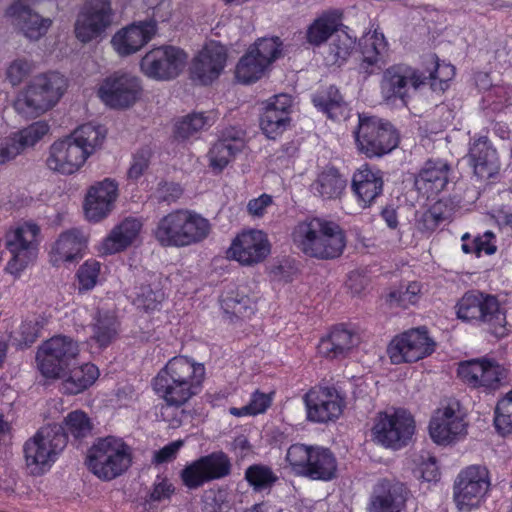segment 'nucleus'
<instances>
[{
    "instance_id": "f257e3e1",
    "label": "nucleus",
    "mask_w": 512,
    "mask_h": 512,
    "mask_svg": "<svg viewBox=\"0 0 512 512\" xmlns=\"http://www.w3.org/2000/svg\"><path fill=\"white\" fill-rule=\"evenodd\" d=\"M105 136L106 131L100 125L86 123L79 126L69 136L50 146L47 167L62 175L77 172L87 158L101 146Z\"/></svg>"
},
{
    "instance_id": "f03ea898",
    "label": "nucleus",
    "mask_w": 512,
    "mask_h": 512,
    "mask_svg": "<svg viewBox=\"0 0 512 512\" xmlns=\"http://www.w3.org/2000/svg\"><path fill=\"white\" fill-rule=\"evenodd\" d=\"M205 367L185 356L173 357L154 379V390L168 405L182 406L199 393Z\"/></svg>"
},
{
    "instance_id": "7ed1b4c3",
    "label": "nucleus",
    "mask_w": 512,
    "mask_h": 512,
    "mask_svg": "<svg viewBox=\"0 0 512 512\" xmlns=\"http://www.w3.org/2000/svg\"><path fill=\"white\" fill-rule=\"evenodd\" d=\"M292 239L306 256L321 260L338 258L346 246L343 229L337 223L319 217L299 222L292 231Z\"/></svg>"
},
{
    "instance_id": "20e7f679",
    "label": "nucleus",
    "mask_w": 512,
    "mask_h": 512,
    "mask_svg": "<svg viewBox=\"0 0 512 512\" xmlns=\"http://www.w3.org/2000/svg\"><path fill=\"white\" fill-rule=\"evenodd\" d=\"M210 223L199 213L179 209L163 216L153 235L164 248H184L205 240L210 233Z\"/></svg>"
},
{
    "instance_id": "39448f33",
    "label": "nucleus",
    "mask_w": 512,
    "mask_h": 512,
    "mask_svg": "<svg viewBox=\"0 0 512 512\" xmlns=\"http://www.w3.org/2000/svg\"><path fill=\"white\" fill-rule=\"evenodd\" d=\"M86 464L99 479L110 481L122 475L132 464V450L121 438H99L88 450Z\"/></svg>"
},
{
    "instance_id": "423d86ee",
    "label": "nucleus",
    "mask_w": 512,
    "mask_h": 512,
    "mask_svg": "<svg viewBox=\"0 0 512 512\" xmlns=\"http://www.w3.org/2000/svg\"><path fill=\"white\" fill-rule=\"evenodd\" d=\"M66 88L67 81L58 72L38 75L18 95L14 108L25 117H36L54 106Z\"/></svg>"
},
{
    "instance_id": "0eeeda50",
    "label": "nucleus",
    "mask_w": 512,
    "mask_h": 512,
    "mask_svg": "<svg viewBox=\"0 0 512 512\" xmlns=\"http://www.w3.org/2000/svg\"><path fill=\"white\" fill-rule=\"evenodd\" d=\"M457 317L466 322H476L487 326L497 337L507 333L506 316L496 297L479 291L465 293L456 305Z\"/></svg>"
},
{
    "instance_id": "6e6552de",
    "label": "nucleus",
    "mask_w": 512,
    "mask_h": 512,
    "mask_svg": "<svg viewBox=\"0 0 512 512\" xmlns=\"http://www.w3.org/2000/svg\"><path fill=\"white\" fill-rule=\"evenodd\" d=\"M286 460L297 475L312 480L329 481L336 476L337 461L327 448L293 444L287 451Z\"/></svg>"
},
{
    "instance_id": "1a4fd4ad",
    "label": "nucleus",
    "mask_w": 512,
    "mask_h": 512,
    "mask_svg": "<svg viewBox=\"0 0 512 512\" xmlns=\"http://www.w3.org/2000/svg\"><path fill=\"white\" fill-rule=\"evenodd\" d=\"M353 134L359 152L369 158L388 154L399 143V135L394 126L373 116L359 115L358 126Z\"/></svg>"
},
{
    "instance_id": "9d476101",
    "label": "nucleus",
    "mask_w": 512,
    "mask_h": 512,
    "mask_svg": "<svg viewBox=\"0 0 512 512\" xmlns=\"http://www.w3.org/2000/svg\"><path fill=\"white\" fill-rule=\"evenodd\" d=\"M67 445V435L61 424L42 427L24 444L23 451L27 466H34L32 472L40 473L50 467Z\"/></svg>"
},
{
    "instance_id": "9b49d317",
    "label": "nucleus",
    "mask_w": 512,
    "mask_h": 512,
    "mask_svg": "<svg viewBox=\"0 0 512 512\" xmlns=\"http://www.w3.org/2000/svg\"><path fill=\"white\" fill-rule=\"evenodd\" d=\"M78 353V344L72 338L54 336L45 341L37 352L39 370L46 378L63 376L75 364Z\"/></svg>"
},
{
    "instance_id": "f8f14e48",
    "label": "nucleus",
    "mask_w": 512,
    "mask_h": 512,
    "mask_svg": "<svg viewBox=\"0 0 512 512\" xmlns=\"http://www.w3.org/2000/svg\"><path fill=\"white\" fill-rule=\"evenodd\" d=\"M415 431L412 415L405 410L377 414L372 427L373 439L384 447L400 449L407 445Z\"/></svg>"
},
{
    "instance_id": "ddd939ff",
    "label": "nucleus",
    "mask_w": 512,
    "mask_h": 512,
    "mask_svg": "<svg viewBox=\"0 0 512 512\" xmlns=\"http://www.w3.org/2000/svg\"><path fill=\"white\" fill-rule=\"evenodd\" d=\"M39 233L38 225L26 222L6 234V248L11 253L6 270L10 274L19 276L36 259Z\"/></svg>"
},
{
    "instance_id": "4468645a",
    "label": "nucleus",
    "mask_w": 512,
    "mask_h": 512,
    "mask_svg": "<svg viewBox=\"0 0 512 512\" xmlns=\"http://www.w3.org/2000/svg\"><path fill=\"white\" fill-rule=\"evenodd\" d=\"M187 61L186 53L178 47L164 45L153 48L142 58V72L155 80H172L184 69Z\"/></svg>"
},
{
    "instance_id": "2eb2a0df",
    "label": "nucleus",
    "mask_w": 512,
    "mask_h": 512,
    "mask_svg": "<svg viewBox=\"0 0 512 512\" xmlns=\"http://www.w3.org/2000/svg\"><path fill=\"white\" fill-rule=\"evenodd\" d=\"M112 22L110 0H87L77 16L75 35L82 43H88L101 37Z\"/></svg>"
},
{
    "instance_id": "dca6fc26",
    "label": "nucleus",
    "mask_w": 512,
    "mask_h": 512,
    "mask_svg": "<svg viewBox=\"0 0 512 512\" xmlns=\"http://www.w3.org/2000/svg\"><path fill=\"white\" fill-rule=\"evenodd\" d=\"M490 487L488 470L469 466L462 470L453 486V498L459 510L477 507Z\"/></svg>"
},
{
    "instance_id": "f3484780",
    "label": "nucleus",
    "mask_w": 512,
    "mask_h": 512,
    "mask_svg": "<svg viewBox=\"0 0 512 512\" xmlns=\"http://www.w3.org/2000/svg\"><path fill=\"white\" fill-rule=\"evenodd\" d=\"M435 343L428 336L426 328L404 332L392 340L388 354L393 364L416 362L434 351Z\"/></svg>"
},
{
    "instance_id": "a211bd4d",
    "label": "nucleus",
    "mask_w": 512,
    "mask_h": 512,
    "mask_svg": "<svg viewBox=\"0 0 512 512\" xmlns=\"http://www.w3.org/2000/svg\"><path fill=\"white\" fill-rule=\"evenodd\" d=\"M141 89L138 77L130 73L115 72L103 81L98 94L111 108H127L139 98Z\"/></svg>"
},
{
    "instance_id": "6ab92c4d",
    "label": "nucleus",
    "mask_w": 512,
    "mask_h": 512,
    "mask_svg": "<svg viewBox=\"0 0 512 512\" xmlns=\"http://www.w3.org/2000/svg\"><path fill=\"white\" fill-rule=\"evenodd\" d=\"M270 251L267 235L261 230L250 229L239 233L226 252L241 265L253 266L263 262Z\"/></svg>"
},
{
    "instance_id": "aec40b11",
    "label": "nucleus",
    "mask_w": 512,
    "mask_h": 512,
    "mask_svg": "<svg viewBox=\"0 0 512 512\" xmlns=\"http://www.w3.org/2000/svg\"><path fill=\"white\" fill-rule=\"evenodd\" d=\"M307 419L326 423L337 419L343 411L344 401L333 387H313L304 396Z\"/></svg>"
},
{
    "instance_id": "412c9836",
    "label": "nucleus",
    "mask_w": 512,
    "mask_h": 512,
    "mask_svg": "<svg viewBox=\"0 0 512 512\" xmlns=\"http://www.w3.org/2000/svg\"><path fill=\"white\" fill-rule=\"evenodd\" d=\"M224 477V452L218 451L201 456L188 463L180 472L183 485L196 490L204 484Z\"/></svg>"
},
{
    "instance_id": "4be33fe9",
    "label": "nucleus",
    "mask_w": 512,
    "mask_h": 512,
    "mask_svg": "<svg viewBox=\"0 0 512 512\" xmlns=\"http://www.w3.org/2000/svg\"><path fill=\"white\" fill-rule=\"evenodd\" d=\"M430 436L438 444H448L466 432V423L457 401L439 408L429 424Z\"/></svg>"
},
{
    "instance_id": "5701e85b",
    "label": "nucleus",
    "mask_w": 512,
    "mask_h": 512,
    "mask_svg": "<svg viewBox=\"0 0 512 512\" xmlns=\"http://www.w3.org/2000/svg\"><path fill=\"white\" fill-rule=\"evenodd\" d=\"M459 377L474 388L496 389L506 378V372L499 364L485 359L463 362L458 368Z\"/></svg>"
},
{
    "instance_id": "b1692460",
    "label": "nucleus",
    "mask_w": 512,
    "mask_h": 512,
    "mask_svg": "<svg viewBox=\"0 0 512 512\" xmlns=\"http://www.w3.org/2000/svg\"><path fill=\"white\" fill-rule=\"evenodd\" d=\"M292 97L278 94L268 99L260 116V128L269 139L281 135L290 124Z\"/></svg>"
},
{
    "instance_id": "393cba45",
    "label": "nucleus",
    "mask_w": 512,
    "mask_h": 512,
    "mask_svg": "<svg viewBox=\"0 0 512 512\" xmlns=\"http://www.w3.org/2000/svg\"><path fill=\"white\" fill-rule=\"evenodd\" d=\"M224 66V45L218 40H209L194 58L191 78L202 85H208L218 78Z\"/></svg>"
},
{
    "instance_id": "a878e982",
    "label": "nucleus",
    "mask_w": 512,
    "mask_h": 512,
    "mask_svg": "<svg viewBox=\"0 0 512 512\" xmlns=\"http://www.w3.org/2000/svg\"><path fill=\"white\" fill-rule=\"evenodd\" d=\"M409 84L417 89L424 84V79L408 65H393L383 73L381 94L387 101L393 98L404 100Z\"/></svg>"
},
{
    "instance_id": "bb28decb",
    "label": "nucleus",
    "mask_w": 512,
    "mask_h": 512,
    "mask_svg": "<svg viewBox=\"0 0 512 512\" xmlns=\"http://www.w3.org/2000/svg\"><path fill=\"white\" fill-rule=\"evenodd\" d=\"M406 496L407 490L402 483L379 480L371 492L367 512H401Z\"/></svg>"
},
{
    "instance_id": "cd10ccee",
    "label": "nucleus",
    "mask_w": 512,
    "mask_h": 512,
    "mask_svg": "<svg viewBox=\"0 0 512 512\" xmlns=\"http://www.w3.org/2000/svg\"><path fill=\"white\" fill-rule=\"evenodd\" d=\"M156 31V21H140L118 31L111 42L118 54L128 56L148 43L154 37Z\"/></svg>"
},
{
    "instance_id": "c85d7f7f",
    "label": "nucleus",
    "mask_w": 512,
    "mask_h": 512,
    "mask_svg": "<svg viewBox=\"0 0 512 512\" xmlns=\"http://www.w3.org/2000/svg\"><path fill=\"white\" fill-rule=\"evenodd\" d=\"M49 131L45 121H37L4 138L0 143V165L14 159L28 147L34 146Z\"/></svg>"
},
{
    "instance_id": "c756f323",
    "label": "nucleus",
    "mask_w": 512,
    "mask_h": 512,
    "mask_svg": "<svg viewBox=\"0 0 512 512\" xmlns=\"http://www.w3.org/2000/svg\"><path fill=\"white\" fill-rule=\"evenodd\" d=\"M117 191V184L110 179H105L93 185L85 199L86 217L95 222L105 218L114 207L118 195Z\"/></svg>"
},
{
    "instance_id": "7c9ffc66",
    "label": "nucleus",
    "mask_w": 512,
    "mask_h": 512,
    "mask_svg": "<svg viewBox=\"0 0 512 512\" xmlns=\"http://www.w3.org/2000/svg\"><path fill=\"white\" fill-rule=\"evenodd\" d=\"M468 158L474 174L480 179H490L499 172L497 151L486 136H480L470 142Z\"/></svg>"
},
{
    "instance_id": "2f4dec72",
    "label": "nucleus",
    "mask_w": 512,
    "mask_h": 512,
    "mask_svg": "<svg viewBox=\"0 0 512 512\" xmlns=\"http://www.w3.org/2000/svg\"><path fill=\"white\" fill-rule=\"evenodd\" d=\"M29 2L30 0H17L7 9V15L14 19L15 24L21 29L25 37L38 40L46 34L51 25V20L33 12Z\"/></svg>"
},
{
    "instance_id": "473e14b6",
    "label": "nucleus",
    "mask_w": 512,
    "mask_h": 512,
    "mask_svg": "<svg viewBox=\"0 0 512 512\" xmlns=\"http://www.w3.org/2000/svg\"><path fill=\"white\" fill-rule=\"evenodd\" d=\"M87 246V238L82 230L72 228L62 232L51 249V263L59 266L62 263L78 261L83 257Z\"/></svg>"
},
{
    "instance_id": "72a5a7b5",
    "label": "nucleus",
    "mask_w": 512,
    "mask_h": 512,
    "mask_svg": "<svg viewBox=\"0 0 512 512\" xmlns=\"http://www.w3.org/2000/svg\"><path fill=\"white\" fill-rule=\"evenodd\" d=\"M359 342L358 334L342 325L336 326L327 337L321 339L318 352L330 359L345 357Z\"/></svg>"
},
{
    "instance_id": "f704fd0d",
    "label": "nucleus",
    "mask_w": 512,
    "mask_h": 512,
    "mask_svg": "<svg viewBox=\"0 0 512 512\" xmlns=\"http://www.w3.org/2000/svg\"><path fill=\"white\" fill-rule=\"evenodd\" d=\"M450 166L441 160H429L415 179V186L430 197L441 192L449 181Z\"/></svg>"
},
{
    "instance_id": "c9c22d12",
    "label": "nucleus",
    "mask_w": 512,
    "mask_h": 512,
    "mask_svg": "<svg viewBox=\"0 0 512 512\" xmlns=\"http://www.w3.org/2000/svg\"><path fill=\"white\" fill-rule=\"evenodd\" d=\"M352 189L363 203V207L369 206L382 193V172L363 166L353 175Z\"/></svg>"
},
{
    "instance_id": "e433bc0d",
    "label": "nucleus",
    "mask_w": 512,
    "mask_h": 512,
    "mask_svg": "<svg viewBox=\"0 0 512 512\" xmlns=\"http://www.w3.org/2000/svg\"><path fill=\"white\" fill-rule=\"evenodd\" d=\"M342 26V12L339 10L323 12L307 27L306 41L314 47H319L338 33Z\"/></svg>"
},
{
    "instance_id": "4c0bfd02",
    "label": "nucleus",
    "mask_w": 512,
    "mask_h": 512,
    "mask_svg": "<svg viewBox=\"0 0 512 512\" xmlns=\"http://www.w3.org/2000/svg\"><path fill=\"white\" fill-rule=\"evenodd\" d=\"M63 376H57L56 379H62L61 390L65 394L76 395L83 392L91 386L99 376L98 368L91 363L83 365L75 364L67 369Z\"/></svg>"
},
{
    "instance_id": "58836bf2",
    "label": "nucleus",
    "mask_w": 512,
    "mask_h": 512,
    "mask_svg": "<svg viewBox=\"0 0 512 512\" xmlns=\"http://www.w3.org/2000/svg\"><path fill=\"white\" fill-rule=\"evenodd\" d=\"M141 226V222L137 219H125L103 241V252L114 254L126 249L138 236Z\"/></svg>"
},
{
    "instance_id": "ea45409f",
    "label": "nucleus",
    "mask_w": 512,
    "mask_h": 512,
    "mask_svg": "<svg viewBox=\"0 0 512 512\" xmlns=\"http://www.w3.org/2000/svg\"><path fill=\"white\" fill-rule=\"evenodd\" d=\"M347 185V180L334 167H327L320 172L311 184V191L314 195L324 199L332 200L339 198Z\"/></svg>"
},
{
    "instance_id": "a19ab883",
    "label": "nucleus",
    "mask_w": 512,
    "mask_h": 512,
    "mask_svg": "<svg viewBox=\"0 0 512 512\" xmlns=\"http://www.w3.org/2000/svg\"><path fill=\"white\" fill-rule=\"evenodd\" d=\"M312 102L316 108L332 120L345 119L349 114L348 104L335 86H330L315 94Z\"/></svg>"
},
{
    "instance_id": "79ce46f5",
    "label": "nucleus",
    "mask_w": 512,
    "mask_h": 512,
    "mask_svg": "<svg viewBox=\"0 0 512 512\" xmlns=\"http://www.w3.org/2000/svg\"><path fill=\"white\" fill-rule=\"evenodd\" d=\"M92 338L101 348L109 346L118 333V321L115 314L108 310H98L93 317Z\"/></svg>"
},
{
    "instance_id": "37998d69",
    "label": "nucleus",
    "mask_w": 512,
    "mask_h": 512,
    "mask_svg": "<svg viewBox=\"0 0 512 512\" xmlns=\"http://www.w3.org/2000/svg\"><path fill=\"white\" fill-rule=\"evenodd\" d=\"M355 47V38L346 31L339 30L336 33L324 54V61L327 66H341L350 57Z\"/></svg>"
},
{
    "instance_id": "c03bdc74",
    "label": "nucleus",
    "mask_w": 512,
    "mask_h": 512,
    "mask_svg": "<svg viewBox=\"0 0 512 512\" xmlns=\"http://www.w3.org/2000/svg\"><path fill=\"white\" fill-rule=\"evenodd\" d=\"M267 68L255 56L254 51L249 50L240 58L235 69V78L242 84H250L262 78Z\"/></svg>"
},
{
    "instance_id": "a18cd8bd",
    "label": "nucleus",
    "mask_w": 512,
    "mask_h": 512,
    "mask_svg": "<svg viewBox=\"0 0 512 512\" xmlns=\"http://www.w3.org/2000/svg\"><path fill=\"white\" fill-rule=\"evenodd\" d=\"M245 479L255 492H262L270 490L279 477L271 467L264 464H253L246 469Z\"/></svg>"
},
{
    "instance_id": "49530a36",
    "label": "nucleus",
    "mask_w": 512,
    "mask_h": 512,
    "mask_svg": "<svg viewBox=\"0 0 512 512\" xmlns=\"http://www.w3.org/2000/svg\"><path fill=\"white\" fill-rule=\"evenodd\" d=\"M211 126V119L203 113H191L182 117L175 124L174 134L177 139L186 140L195 137L200 131Z\"/></svg>"
},
{
    "instance_id": "de8ad7c7",
    "label": "nucleus",
    "mask_w": 512,
    "mask_h": 512,
    "mask_svg": "<svg viewBox=\"0 0 512 512\" xmlns=\"http://www.w3.org/2000/svg\"><path fill=\"white\" fill-rule=\"evenodd\" d=\"M61 425L67 438L70 435L75 441H81L92 433L90 418L83 411L76 410L68 413Z\"/></svg>"
},
{
    "instance_id": "09e8293b",
    "label": "nucleus",
    "mask_w": 512,
    "mask_h": 512,
    "mask_svg": "<svg viewBox=\"0 0 512 512\" xmlns=\"http://www.w3.org/2000/svg\"><path fill=\"white\" fill-rule=\"evenodd\" d=\"M133 304L140 310L152 312L159 309L165 294L160 288H152L150 285H141L135 288Z\"/></svg>"
},
{
    "instance_id": "8fccbe9b",
    "label": "nucleus",
    "mask_w": 512,
    "mask_h": 512,
    "mask_svg": "<svg viewBox=\"0 0 512 512\" xmlns=\"http://www.w3.org/2000/svg\"><path fill=\"white\" fill-rule=\"evenodd\" d=\"M470 235L465 233L462 236V251L466 254L474 253L480 256L482 252L492 255L496 252L495 235L491 231H486L481 236H476L471 242H468Z\"/></svg>"
},
{
    "instance_id": "3c124183",
    "label": "nucleus",
    "mask_w": 512,
    "mask_h": 512,
    "mask_svg": "<svg viewBox=\"0 0 512 512\" xmlns=\"http://www.w3.org/2000/svg\"><path fill=\"white\" fill-rule=\"evenodd\" d=\"M282 42L278 37L259 39L250 51L267 67L281 55Z\"/></svg>"
},
{
    "instance_id": "603ef678",
    "label": "nucleus",
    "mask_w": 512,
    "mask_h": 512,
    "mask_svg": "<svg viewBox=\"0 0 512 512\" xmlns=\"http://www.w3.org/2000/svg\"><path fill=\"white\" fill-rule=\"evenodd\" d=\"M494 424L498 431L512 432V390L500 399L495 408Z\"/></svg>"
},
{
    "instance_id": "864d4df0",
    "label": "nucleus",
    "mask_w": 512,
    "mask_h": 512,
    "mask_svg": "<svg viewBox=\"0 0 512 512\" xmlns=\"http://www.w3.org/2000/svg\"><path fill=\"white\" fill-rule=\"evenodd\" d=\"M455 75L454 66L435 61V69L430 72L428 77H422L424 82L429 80L430 86L434 91H445L450 81Z\"/></svg>"
},
{
    "instance_id": "5fc2aeb1",
    "label": "nucleus",
    "mask_w": 512,
    "mask_h": 512,
    "mask_svg": "<svg viewBox=\"0 0 512 512\" xmlns=\"http://www.w3.org/2000/svg\"><path fill=\"white\" fill-rule=\"evenodd\" d=\"M100 272V264L96 260H88L80 266L77 272L81 290L92 289L97 282Z\"/></svg>"
},
{
    "instance_id": "6e6d98bb",
    "label": "nucleus",
    "mask_w": 512,
    "mask_h": 512,
    "mask_svg": "<svg viewBox=\"0 0 512 512\" xmlns=\"http://www.w3.org/2000/svg\"><path fill=\"white\" fill-rule=\"evenodd\" d=\"M183 189L178 183L161 181L154 191V198L158 203L172 204L182 195Z\"/></svg>"
},
{
    "instance_id": "4d7b16f0",
    "label": "nucleus",
    "mask_w": 512,
    "mask_h": 512,
    "mask_svg": "<svg viewBox=\"0 0 512 512\" xmlns=\"http://www.w3.org/2000/svg\"><path fill=\"white\" fill-rule=\"evenodd\" d=\"M421 291L420 284L417 282L409 283L405 289L392 291L389 294L391 301L397 302L400 306L406 307L409 304H415Z\"/></svg>"
},
{
    "instance_id": "13d9d810",
    "label": "nucleus",
    "mask_w": 512,
    "mask_h": 512,
    "mask_svg": "<svg viewBox=\"0 0 512 512\" xmlns=\"http://www.w3.org/2000/svg\"><path fill=\"white\" fill-rule=\"evenodd\" d=\"M245 147V132L239 128L226 129V152L230 156L240 153Z\"/></svg>"
},
{
    "instance_id": "bf43d9fd",
    "label": "nucleus",
    "mask_w": 512,
    "mask_h": 512,
    "mask_svg": "<svg viewBox=\"0 0 512 512\" xmlns=\"http://www.w3.org/2000/svg\"><path fill=\"white\" fill-rule=\"evenodd\" d=\"M32 65L24 59H17L7 69V78L12 85H18L30 73Z\"/></svg>"
},
{
    "instance_id": "052dcab7",
    "label": "nucleus",
    "mask_w": 512,
    "mask_h": 512,
    "mask_svg": "<svg viewBox=\"0 0 512 512\" xmlns=\"http://www.w3.org/2000/svg\"><path fill=\"white\" fill-rule=\"evenodd\" d=\"M359 47L383 54V52L386 50L387 43L385 41L383 33H380L377 30H375L373 32L365 34L360 39Z\"/></svg>"
},
{
    "instance_id": "680f3d73",
    "label": "nucleus",
    "mask_w": 512,
    "mask_h": 512,
    "mask_svg": "<svg viewBox=\"0 0 512 512\" xmlns=\"http://www.w3.org/2000/svg\"><path fill=\"white\" fill-rule=\"evenodd\" d=\"M360 53L362 56L360 62V70L363 73H365L366 75H371L377 69H380L382 54L365 48H360Z\"/></svg>"
},
{
    "instance_id": "e2e57ef3",
    "label": "nucleus",
    "mask_w": 512,
    "mask_h": 512,
    "mask_svg": "<svg viewBox=\"0 0 512 512\" xmlns=\"http://www.w3.org/2000/svg\"><path fill=\"white\" fill-rule=\"evenodd\" d=\"M149 163V153L147 150H141L137 152L134 157L132 164L128 170V178L137 180L144 171L147 169Z\"/></svg>"
},
{
    "instance_id": "0e129e2a",
    "label": "nucleus",
    "mask_w": 512,
    "mask_h": 512,
    "mask_svg": "<svg viewBox=\"0 0 512 512\" xmlns=\"http://www.w3.org/2000/svg\"><path fill=\"white\" fill-rule=\"evenodd\" d=\"M183 444L182 440H177L165 445L163 448L154 452L153 462L156 464H162L172 461L176 458V455Z\"/></svg>"
},
{
    "instance_id": "69168bd1",
    "label": "nucleus",
    "mask_w": 512,
    "mask_h": 512,
    "mask_svg": "<svg viewBox=\"0 0 512 512\" xmlns=\"http://www.w3.org/2000/svg\"><path fill=\"white\" fill-rule=\"evenodd\" d=\"M271 397L268 394L256 391L253 393L247 407L250 415L254 416L257 414L264 413L271 405Z\"/></svg>"
},
{
    "instance_id": "338daca9",
    "label": "nucleus",
    "mask_w": 512,
    "mask_h": 512,
    "mask_svg": "<svg viewBox=\"0 0 512 512\" xmlns=\"http://www.w3.org/2000/svg\"><path fill=\"white\" fill-rule=\"evenodd\" d=\"M272 202L273 200L270 195L262 194L248 202L247 211L253 217H262Z\"/></svg>"
},
{
    "instance_id": "774afa93",
    "label": "nucleus",
    "mask_w": 512,
    "mask_h": 512,
    "mask_svg": "<svg viewBox=\"0 0 512 512\" xmlns=\"http://www.w3.org/2000/svg\"><path fill=\"white\" fill-rule=\"evenodd\" d=\"M223 151L224 141L218 140L208 152L210 167H212L216 172H221L224 167Z\"/></svg>"
}]
</instances>
